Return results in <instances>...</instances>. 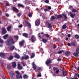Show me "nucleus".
<instances>
[{
  "label": "nucleus",
  "instance_id": "nucleus-1",
  "mask_svg": "<svg viewBox=\"0 0 79 79\" xmlns=\"http://www.w3.org/2000/svg\"><path fill=\"white\" fill-rule=\"evenodd\" d=\"M15 41H14L13 38H10L7 40V44L8 46H10L12 44H15Z\"/></svg>",
  "mask_w": 79,
  "mask_h": 79
},
{
  "label": "nucleus",
  "instance_id": "nucleus-2",
  "mask_svg": "<svg viewBox=\"0 0 79 79\" xmlns=\"http://www.w3.org/2000/svg\"><path fill=\"white\" fill-rule=\"evenodd\" d=\"M55 16L57 17V18L55 17V16L52 15L51 17V18L50 19V21H53V20L55 19H61L62 18V15H56Z\"/></svg>",
  "mask_w": 79,
  "mask_h": 79
},
{
  "label": "nucleus",
  "instance_id": "nucleus-3",
  "mask_svg": "<svg viewBox=\"0 0 79 79\" xmlns=\"http://www.w3.org/2000/svg\"><path fill=\"white\" fill-rule=\"evenodd\" d=\"M16 73L17 74L16 75V78L17 79H23V76L21 74H20V73L19 71H15Z\"/></svg>",
  "mask_w": 79,
  "mask_h": 79
},
{
  "label": "nucleus",
  "instance_id": "nucleus-4",
  "mask_svg": "<svg viewBox=\"0 0 79 79\" xmlns=\"http://www.w3.org/2000/svg\"><path fill=\"white\" fill-rule=\"evenodd\" d=\"M6 32H7V31L5 29V28L3 27L2 28V34H6Z\"/></svg>",
  "mask_w": 79,
  "mask_h": 79
},
{
  "label": "nucleus",
  "instance_id": "nucleus-5",
  "mask_svg": "<svg viewBox=\"0 0 79 79\" xmlns=\"http://www.w3.org/2000/svg\"><path fill=\"white\" fill-rule=\"evenodd\" d=\"M52 63V61L50 59H48L45 62V63L47 65H48L50 63Z\"/></svg>",
  "mask_w": 79,
  "mask_h": 79
},
{
  "label": "nucleus",
  "instance_id": "nucleus-6",
  "mask_svg": "<svg viewBox=\"0 0 79 79\" xmlns=\"http://www.w3.org/2000/svg\"><path fill=\"white\" fill-rule=\"evenodd\" d=\"M25 23H26V26L24 25V26H28L29 27H31V24L29 22L27 21L26 20L25 21Z\"/></svg>",
  "mask_w": 79,
  "mask_h": 79
},
{
  "label": "nucleus",
  "instance_id": "nucleus-7",
  "mask_svg": "<svg viewBox=\"0 0 79 79\" xmlns=\"http://www.w3.org/2000/svg\"><path fill=\"white\" fill-rule=\"evenodd\" d=\"M62 74L63 76H67V74L66 73V71H65V70H64V69H63L62 70Z\"/></svg>",
  "mask_w": 79,
  "mask_h": 79
},
{
  "label": "nucleus",
  "instance_id": "nucleus-8",
  "mask_svg": "<svg viewBox=\"0 0 79 79\" xmlns=\"http://www.w3.org/2000/svg\"><path fill=\"white\" fill-rule=\"evenodd\" d=\"M40 20L39 19H37L35 22V24L36 26H39L40 25Z\"/></svg>",
  "mask_w": 79,
  "mask_h": 79
},
{
  "label": "nucleus",
  "instance_id": "nucleus-9",
  "mask_svg": "<svg viewBox=\"0 0 79 79\" xmlns=\"http://www.w3.org/2000/svg\"><path fill=\"white\" fill-rule=\"evenodd\" d=\"M32 65L33 66V68L35 71L36 70V69H37V66H36V65L35 64L34 62H33L32 64Z\"/></svg>",
  "mask_w": 79,
  "mask_h": 79
},
{
  "label": "nucleus",
  "instance_id": "nucleus-10",
  "mask_svg": "<svg viewBox=\"0 0 79 79\" xmlns=\"http://www.w3.org/2000/svg\"><path fill=\"white\" fill-rule=\"evenodd\" d=\"M31 40L32 42H34L35 40V38L34 37V36L32 35L31 37Z\"/></svg>",
  "mask_w": 79,
  "mask_h": 79
},
{
  "label": "nucleus",
  "instance_id": "nucleus-11",
  "mask_svg": "<svg viewBox=\"0 0 79 79\" xmlns=\"http://www.w3.org/2000/svg\"><path fill=\"white\" fill-rule=\"evenodd\" d=\"M10 76L12 79H15V78L13 77V76H15V73L13 72H10Z\"/></svg>",
  "mask_w": 79,
  "mask_h": 79
},
{
  "label": "nucleus",
  "instance_id": "nucleus-12",
  "mask_svg": "<svg viewBox=\"0 0 79 79\" xmlns=\"http://www.w3.org/2000/svg\"><path fill=\"white\" fill-rule=\"evenodd\" d=\"M12 10L15 12H18L19 11V10L15 7H13Z\"/></svg>",
  "mask_w": 79,
  "mask_h": 79
},
{
  "label": "nucleus",
  "instance_id": "nucleus-13",
  "mask_svg": "<svg viewBox=\"0 0 79 79\" xmlns=\"http://www.w3.org/2000/svg\"><path fill=\"white\" fill-rule=\"evenodd\" d=\"M17 68L19 70H21L23 69V66H21V64H18Z\"/></svg>",
  "mask_w": 79,
  "mask_h": 79
},
{
  "label": "nucleus",
  "instance_id": "nucleus-14",
  "mask_svg": "<svg viewBox=\"0 0 79 79\" xmlns=\"http://www.w3.org/2000/svg\"><path fill=\"white\" fill-rule=\"evenodd\" d=\"M14 57H15V58H17V59H19L20 58V56H19V55L17 53H16L15 54Z\"/></svg>",
  "mask_w": 79,
  "mask_h": 79
},
{
  "label": "nucleus",
  "instance_id": "nucleus-15",
  "mask_svg": "<svg viewBox=\"0 0 79 79\" xmlns=\"http://www.w3.org/2000/svg\"><path fill=\"white\" fill-rule=\"evenodd\" d=\"M0 56L1 58H3L5 56V54L3 52H1L0 53Z\"/></svg>",
  "mask_w": 79,
  "mask_h": 79
},
{
  "label": "nucleus",
  "instance_id": "nucleus-16",
  "mask_svg": "<svg viewBox=\"0 0 79 79\" xmlns=\"http://www.w3.org/2000/svg\"><path fill=\"white\" fill-rule=\"evenodd\" d=\"M69 13H70V16L72 18H74V17L75 16H76V14H72V13H71V12H69Z\"/></svg>",
  "mask_w": 79,
  "mask_h": 79
},
{
  "label": "nucleus",
  "instance_id": "nucleus-17",
  "mask_svg": "<svg viewBox=\"0 0 79 79\" xmlns=\"http://www.w3.org/2000/svg\"><path fill=\"white\" fill-rule=\"evenodd\" d=\"M24 41L22 40L20 42H19V45L20 46H21V47H22L23 45V44H24Z\"/></svg>",
  "mask_w": 79,
  "mask_h": 79
},
{
  "label": "nucleus",
  "instance_id": "nucleus-18",
  "mask_svg": "<svg viewBox=\"0 0 79 79\" xmlns=\"http://www.w3.org/2000/svg\"><path fill=\"white\" fill-rule=\"evenodd\" d=\"M12 66L13 68H15L16 67V63L15 62H13L12 64Z\"/></svg>",
  "mask_w": 79,
  "mask_h": 79
},
{
  "label": "nucleus",
  "instance_id": "nucleus-19",
  "mask_svg": "<svg viewBox=\"0 0 79 79\" xmlns=\"http://www.w3.org/2000/svg\"><path fill=\"white\" fill-rule=\"evenodd\" d=\"M46 24L48 26V27L49 28H52V26L51 25V24H50L49 22H48L46 23Z\"/></svg>",
  "mask_w": 79,
  "mask_h": 79
},
{
  "label": "nucleus",
  "instance_id": "nucleus-20",
  "mask_svg": "<svg viewBox=\"0 0 79 79\" xmlns=\"http://www.w3.org/2000/svg\"><path fill=\"white\" fill-rule=\"evenodd\" d=\"M18 7H21V8H24V6H23V5L20 3H19L18 4Z\"/></svg>",
  "mask_w": 79,
  "mask_h": 79
},
{
  "label": "nucleus",
  "instance_id": "nucleus-21",
  "mask_svg": "<svg viewBox=\"0 0 79 79\" xmlns=\"http://www.w3.org/2000/svg\"><path fill=\"white\" fill-rule=\"evenodd\" d=\"M35 54L34 52H33L31 54V56L30 58H34L35 57Z\"/></svg>",
  "mask_w": 79,
  "mask_h": 79
},
{
  "label": "nucleus",
  "instance_id": "nucleus-22",
  "mask_svg": "<svg viewBox=\"0 0 79 79\" xmlns=\"http://www.w3.org/2000/svg\"><path fill=\"white\" fill-rule=\"evenodd\" d=\"M23 36H24V37H26V38H27L28 37V34L27 33H23Z\"/></svg>",
  "mask_w": 79,
  "mask_h": 79
},
{
  "label": "nucleus",
  "instance_id": "nucleus-23",
  "mask_svg": "<svg viewBox=\"0 0 79 79\" xmlns=\"http://www.w3.org/2000/svg\"><path fill=\"white\" fill-rule=\"evenodd\" d=\"M79 54L77 52H74L73 53V55L75 57H78L79 56V54Z\"/></svg>",
  "mask_w": 79,
  "mask_h": 79
},
{
  "label": "nucleus",
  "instance_id": "nucleus-24",
  "mask_svg": "<svg viewBox=\"0 0 79 79\" xmlns=\"http://www.w3.org/2000/svg\"><path fill=\"white\" fill-rule=\"evenodd\" d=\"M23 78L24 79H27L28 78V76L27 74H24L23 75Z\"/></svg>",
  "mask_w": 79,
  "mask_h": 79
},
{
  "label": "nucleus",
  "instance_id": "nucleus-25",
  "mask_svg": "<svg viewBox=\"0 0 79 79\" xmlns=\"http://www.w3.org/2000/svg\"><path fill=\"white\" fill-rule=\"evenodd\" d=\"M8 37V35L6 34L3 36V38L4 39H6Z\"/></svg>",
  "mask_w": 79,
  "mask_h": 79
},
{
  "label": "nucleus",
  "instance_id": "nucleus-26",
  "mask_svg": "<svg viewBox=\"0 0 79 79\" xmlns=\"http://www.w3.org/2000/svg\"><path fill=\"white\" fill-rule=\"evenodd\" d=\"M42 41L43 43H47V39H44V38H43L42 39Z\"/></svg>",
  "mask_w": 79,
  "mask_h": 79
},
{
  "label": "nucleus",
  "instance_id": "nucleus-27",
  "mask_svg": "<svg viewBox=\"0 0 79 79\" xmlns=\"http://www.w3.org/2000/svg\"><path fill=\"white\" fill-rule=\"evenodd\" d=\"M11 29V25H10L8 26L7 28V29L8 31H10V30Z\"/></svg>",
  "mask_w": 79,
  "mask_h": 79
},
{
  "label": "nucleus",
  "instance_id": "nucleus-28",
  "mask_svg": "<svg viewBox=\"0 0 79 79\" xmlns=\"http://www.w3.org/2000/svg\"><path fill=\"white\" fill-rule=\"evenodd\" d=\"M15 47L14 46H10V50H13L15 49Z\"/></svg>",
  "mask_w": 79,
  "mask_h": 79
},
{
  "label": "nucleus",
  "instance_id": "nucleus-29",
  "mask_svg": "<svg viewBox=\"0 0 79 79\" xmlns=\"http://www.w3.org/2000/svg\"><path fill=\"white\" fill-rule=\"evenodd\" d=\"M70 52L69 51H66L65 53V54L66 56H69L70 55Z\"/></svg>",
  "mask_w": 79,
  "mask_h": 79
},
{
  "label": "nucleus",
  "instance_id": "nucleus-30",
  "mask_svg": "<svg viewBox=\"0 0 79 79\" xmlns=\"http://www.w3.org/2000/svg\"><path fill=\"white\" fill-rule=\"evenodd\" d=\"M66 25L64 24L62 26V29H66Z\"/></svg>",
  "mask_w": 79,
  "mask_h": 79
},
{
  "label": "nucleus",
  "instance_id": "nucleus-31",
  "mask_svg": "<svg viewBox=\"0 0 79 79\" xmlns=\"http://www.w3.org/2000/svg\"><path fill=\"white\" fill-rule=\"evenodd\" d=\"M25 57V60H28L29 59V56L28 55H25L24 56Z\"/></svg>",
  "mask_w": 79,
  "mask_h": 79
},
{
  "label": "nucleus",
  "instance_id": "nucleus-32",
  "mask_svg": "<svg viewBox=\"0 0 79 79\" xmlns=\"http://www.w3.org/2000/svg\"><path fill=\"white\" fill-rule=\"evenodd\" d=\"M13 58V56H10L8 58L9 60H11Z\"/></svg>",
  "mask_w": 79,
  "mask_h": 79
},
{
  "label": "nucleus",
  "instance_id": "nucleus-33",
  "mask_svg": "<svg viewBox=\"0 0 79 79\" xmlns=\"http://www.w3.org/2000/svg\"><path fill=\"white\" fill-rule=\"evenodd\" d=\"M21 15H22V13L21 12H19L17 14V16L18 17H20V16H21Z\"/></svg>",
  "mask_w": 79,
  "mask_h": 79
},
{
  "label": "nucleus",
  "instance_id": "nucleus-34",
  "mask_svg": "<svg viewBox=\"0 0 79 79\" xmlns=\"http://www.w3.org/2000/svg\"><path fill=\"white\" fill-rule=\"evenodd\" d=\"M53 69L54 71H56L57 69H58V68L57 67H54L53 68Z\"/></svg>",
  "mask_w": 79,
  "mask_h": 79
},
{
  "label": "nucleus",
  "instance_id": "nucleus-35",
  "mask_svg": "<svg viewBox=\"0 0 79 79\" xmlns=\"http://www.w3.org/2000/svg\"><path fill=\"white\" fill-rule=\"evenodd\" d=\"M71 45H72L73 46H75V45H76V44L73 42H71Z\"/></svg>",
  "mask_w": 79,
  "mask_h": 79
},
{
  "label": "nucleus",
  "instance_id": "nucleus-36",
  "mask_svg": "<svg viewBox=\"0 0 79 79\" xmlns=\"http://www.w3.org/2000/svg\"><path fill=\"white\" fill-rule=\"evenodd\" d=\"M64 52V51L63 50L60 51L58 52L57 53H58V54H60L61 53H62V52Z\"/></svg>",
  "mask_w": 79,
  "mask_h": 79
},
{
  "label": "nucleus",
  "instance_id": "nucleus-37",
  "mask_svg": "<svg viewBox=\"0 0 79 79\" xmlns=\"http://www.w3.org/2000/svg\"><path fill=\"white\" fill-rule=\"evenodd\" d=\"M76 52L77 53L79 54V48H77L76 49Z\"/></svg>",
  "mask_w": 79,
  "mask_h": 79
},
{
  "label": "nucleus",
  "instance_id": "nucleus-38",
  "mask_svg": "<svg viewBox=\"0 0 79 79\" xmlns=\"http://www.w3.org/2000/svg\"><path fill=\"white\" fill-rule=\"evenodd\" d=\"M75 39H78L79 38V35H76L75 36Z\"/></svg>",
  "mask_w": 79,
  "mask_h": 79
},
{
  "label": "nucleus",
  "instance_id": "nucleus-39",
  "mask_svg": "<svg viewBox=\"0 0 79 79\" xmlns=\"http://www.w3.org/2000/svg\"><path fill=\"white\" fill-rule=\"evenodd\" d=\"M44 35H45V36L47 37V38H49V37H50L49 35L48 34H44Z\"/></svg>",
  "mask_w": 79,
  "mask_h": 79
},
{
  "label": "nucleus",
  "instance_id": "nucleus-40",
  "mask_svg": "<svg viewBox=\"0 0 79 79\" xmlns=\"http://www.w3.org/2000/svg\"><path fill=\"white\" fill-rule=\"evenodd\" d=\"M28 16L30 18H31V17H32V13H29V14H28Z\"/></svg>",
  "mask_w": 79,
  "mask_h": 79
},
{
  "label": "nucleus",
  "instance_id": "nucleus-41",
  "mask_svg": "<svg viewBox=\"0 0 79 79\" xmlns=\"http://www.w3.org/2000/svg\"><path fill=\"white\" fill-rule=\"evenodd\" d=\"M72 12H73L74 13L75 12H77V10L76 9H73L72 10Z\"/></svg>",
  "mask_w": 79,
  "mask_h": 79
},
{
  "label": "nucleus",
  "instance_id": "nucleus-42",
  "mask_svg": "<svg viewBox=\"0 0 79 79\" xmlns=\"http://www.w3.org/2000/svg\"><path fill=\"white\" fill-rule=\"evenodd\" d=\"M14 37H15V38L17 40H18V38H19V37L18 35H14Z\"/></svg>",
  "mask_w": 79,
  "mask_h": 79
},
{
  "label": "nucleus",
  "instance_id": "nucleus-43",
  "mask_svg": "<svg viewBox=\"0 0 79 79\" xmlns=\"http://www.w3.org/2000/svg\"><path fill=\"white\" fill-rule=\"evenodd\" d=\"M60 73V70H58V69H57V70L56 71L55 73L56 74H58Z\"/></svg>",
  "mask_w": 79,
  "mask_h": 79
},
{
  "label": "nucleus",
  "instance_id": "nucleus-44",
  "mask_svg": "<svg viewBox=\"0 0 79 79\" xmlns=\"http://www.w3.org/2000/svg\"><path fill=\"white\" fill-rule=\"evenodd\" d=\"M63 15L65 18H67L66 17V15L65 14H63Z\"/></svg>",
  "mask_w": 79,
  "mask_h": 79
},
{
  "label": "nucleus",
  "instance_id": "nucleus-45",
  "mask_svg": "<svg viewBox=\"0 0 79 79\" xmlns=\"http://www.w3.org/2000/svg\"><path fill=\"white\" fill-rule=\"evenodd\" d=\"M44 2L46 3H49V0H45L44 1Z\"/></svg>",
  "mask_w": 79,
  "mask_h": 79
},
{
  "label": "nucleus",
  "instance_id": "nucleus-46",
  "mask_svg": "<svg viewBox=\"0 0 79 79\" xmlns=\"http://www.w3.org/2000/svg\"><path fill=\"white\" fill-rule=\"evenodd\" d=\"M38 37L40 38V39H41V38H42V37H41V35H40V33H39L38 34Z\"/></svg>",
  "mask_w": 79,
  "mask_h": 79
},
{
  "label": "nucleus",
  "instance_id": "nucleus-47",
  "mask_svg": "<svg viewBox=\"0 0 79 79\" xmlns=\"http://www.w3.org/2000/svg\"><path fill=\"white\" fill-rule=\"evenodd\" d=\"M37 70H38V71H40L42 70V68H41V67H38L37 69Z\"/></svg>",
  "mask_w": 79,
  "mask_h": 79
},
{
  "label": "nucleus",
  "instance_id": "nucleus-48",
  "mask_svg": "<svg viewBox=\"0 0 79 79\" xmlns=\"http://www.w3.org/2000/svg\"><path fill=\"white\" fill-rule=\"evenodd\" d=\"M21 60H25V58L24 57V56H23L21 58Z\"/></svg>",
  "mask_w": 79,
  "mask_h": 79
},
{
  "label": "nucleus",
  "instance_id": "nucleus-49",
  "mask_svg": "<svg viewBox=\"0 0 79 79\" xmlns=\"http://www.w3.org/2000/svg\"><path fill=\"white\" fill-rule=\"evenodd\" d=\"M0 43H1V44H2V43H3V40L1 39L0 40Z\"/></svg>",
  "mask_w": 79,
  "mask_h": 79
},
{
  "label": "nucleus",
  "instance_id": "nucleus-50",
  "mask_svg": "<svg viewBox=\"0 0 79 79\" xmlns=\"http://www.w3.org/2000/svg\"><path fill=\"white\" fill-rule=\"evenodd\" d=\"M37 77H42V75H41V74H39L37 75Z\"/></svg>",
  "mask_w": 79,
  "mask_h": 79
},
{
  "label": "nucleus",
  "instance_id": "nucleus-51",
  "mask_svg": "<svg viewBox=\"0 0 79 79\" xmlns=\"http://www.w3.org/2000/svg\"><path fill=\"white\" fill-rule=\"evenodd\" d=\"M19 27L21 28V27H23V25L21 24L19 26Z\"/></svg>",
  "mask_w": 79,
  "mask_h": 79
},
{
  "label": "nucleus",
  "instance_id": "nucleus-52",
  "mask_svg": "<svg viewBox=\"0 0 79 79\" xmlns=\"http://www.w3.org/2000/svg\"><path fill=\"white\" fill-rule=\"evenodd\" d=\"M48 10H51V6H48Z\"/></svg>",
  "mask_w": 79,
  "mask_h": 79
},
{
  "label": "nucleus",
  "instance_id": "nucleus-53",
  "mask_svg": "<svg viewBox=\"0 0 79 79\" xmlns=\"http://www.w3.org/2000/svg\"><path fill=\"white\" fill-rule=\"evenodd\" d=\"M22 64L23 66H26V64L24 63L23 62L22 63Z\"/></svg>",
  "mask_w": 79,
  "mask_h": 79
},
{
  "label": "nucleus",
  "instance_id": "nucleus-54",
  "mask_svg": "<svg viewBox=\"0 0 79 79\" xmlns=\"http://www.w3.org/2000/svg\"><path fill=\"white\" fill-rule=\"evenodd\" d=\"M7 68L9 69H11V66L10 65H7Z\"/></svg>",
  "mask_w": 79,
  "mask_h": 79
},
{
  "label": "nucleus",
  "instance_id": "nucleus-55",
  "mask_svg": "<svg viewBox=\"0 0 79 79\" xmlns=\"http://www.w3.org/2000/svg\"><path fill=\"white\" fill-rule=\"evenodd\" d=\"M71 79H77V78L76 77H74L73 78H72V77H71Z\"/></svg>",
  "mask_w": 79,
  "mask_h": 79
},
{
  "label": "nucleus",
  "instance_id": "nucleus-56",
  "mask_svg": "<svg viewBox=\"0 0 79 79\" xmlns=\"http://www.w3.org/2000/svg\"><path fill=\"white\" fill-rule=\"evenodd\" d=\"M69 8V9H71V8H73V6H70Z\"/></svg>",
  "mask_w": 79,
  "mask_h": 79
},
{
  "label": "nucleus",
  "instance_id": "nucleus-57",
  "mask_svg": "<svg viewBox=\"0 0 79 79\" xmlns=\"http://www.w3.org/2000/svg\"><path fill=\"white\" fill-rule=\"evenodd\" d=\"M57 60V61H61V59L60 58H59Z\"/></svg>",
  "mask_w": 79,
  "mask_h": 79
},
{
  "label": "nucleus",
  "instance_id": "nucleus-58",
  "mask_svg": "<svg viewBox=\"0 0 79 79\" xmlns=\"http://www.w3.org/2000/svg\"><path fill=\"white\" fill-rule=\"evenodd\" d=\"M44 11H45V12H46V11H48V9H44Z\"/></svg>",
  "mask_w": 79,
  "mask_h": 79
},
{
  "label": "nucleus",
  "instance_id": "nucleus-59",
  "mask_svg": "<svg viewBox=\"0 0 79 79\" xmlns=\"http://www.w3.org/2000/svg\"><path fill=\"white\" fill-rule=\"evenodd\" d=\"M6 15L7 17H9V14H6Z\"/></svg>",
  "mask_w": 79,
  "mask_h": 79
},
{
  "label": "nucleus",
  "instance_id": "nucleus-60",
  "mask_svg": "<svg viewBox=\"0 0 79 79\" xmlns=\"http://www.w3.org/2000/svg\"><path fill=\"white\" fill-rule=\"evenodd\" d=\"M76 76H77L78 77V78H79V74H76Z\"/></svg>",
  "mask_w": 79,
  "mask_h": 79
},
{
  "label": "nucleus",
  "instance_id": "nucleus-61",
  "mask_svg": "<svg viewBox=\"0 0 79 79\" xmlns=\"http://www.w3.org/2000/svg\"><path fill=\"white\" fill-rule=\"evenodd\" d=\"M68 46H71V44L69 43H68Z\"/></svg>",
  "mask_w": 79,
  "mask_h": 79
},
{
  "label": "nucleus",
  "instance_id": "nucleus-62",
  "mask_svg": "<svg viewBox=\"0 0 79 79\" xmlns=\"http://www.w3.org/2000/svg\"><path fill=\"white\" fill-rule=\"evenodd\" d=\"M68 37H71V35L70 34H69L68 35Z\"/></svg>",
  "mask_w": 79,
  "mask_h": 79
},
{
  "label": "nucleus",
  "instance_id": "nucleus-63",
  "mask_svg": "<svg viewBox=\"0 0 79 79\" xmlns=\"http://www.w3.org/2000/svg\"><path fill=\"white\" fill-rule=\"evenodd\" d=\"M6 6H9V4L7 3L6 5Z\"/></svg>",
  "mask_w": 79,
  "mask_h": 79
},
{
  "label": "nucleus",
  "instance_id": "nucleus-64",
  "mask_svg": "<svg viewBox=\"0 0 79 79\" xmlns=\"http://www.w3.org/2000/svg\"><path fill=\"white\" fill-rule=\"evenodd\" d=\"M68 40V38H66L65 40Z\"/></svg>",
  "mask_w": 79,
  "mask_h": 79
}]
</instances>
